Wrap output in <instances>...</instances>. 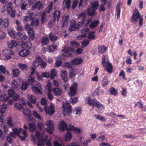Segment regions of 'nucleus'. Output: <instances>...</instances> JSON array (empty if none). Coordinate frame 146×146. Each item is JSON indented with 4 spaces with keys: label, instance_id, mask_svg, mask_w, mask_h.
<instances>
[{
    "label": "nucleus",
    "instance_id": "33",
    "mask_svg": "<svg viewBox=\"0 0 146 146\" xmlns=\"http://www.w3.org/2000/svg\"><path fill=\"white\" fill-rule=\"evenodd\" d=\"M35 80L34 77L30 76L26 82V83L29 85L32 84L35 81Z\"/></svg>",
    "mask_w": 146,
    "mask_h": 146
},
{
    "label": "nucleus",
    "instance_id": "47",
    "mask_svg": "<svg viewBox=\"0 0 146 146\" xmlns=\"http://www.w3.org/2000/svg\"><path fill=\"white\" fill-rule=\"evenodd\" d=\"M33 115L34 117L39 120H41L42 118L40 116V115L37 113V112L34 111L33 112Z\"/></svg>",
    "mask_w": 146,
    "mask_h": 146
},
{
    "label": "nucleus",
    "instance_id": "20",
    "mask_svg": "<svg viewBox=\"0 0 146 146\" xmlns=\"http://www.w3.org/2000/svg\"><path fill=\"white\" fill-rule=\"evenodd\" d=\"M7 45L9 48L12 49L17 46V43L15 40H11L10 42H7Z\"/></svg>",
    "mask_w": 146,
    "mask_h": 146
},
{
    "label": "nucleus",
    "instance_id": "39",
    "mask_svg": "<svg viewBox=\"0 0 146 146\" xmlns=\"http://www.w3.org/2000/svg\"><path fill=\"white\" fill-rule=\"evenodd\" d=\"M7 108L6 105L3 104L0 106V113L2 114L4 113Z\"/></svg>",
    "mask_w": 146,
    "mask_h": 146
},
{
    "label": "nucleus",
    "instance_id": "14",
    "mask_svg": "<svg viewBox=\"0 0 146 146\" xmlns=\"http://www.w3.org/2000/svg\"><path fill=\"white\" fill-rule=\"evenodd\" d=\"M22 48L27 49H30L32 47V43L30 41L22 42L21 44Z\"/></svg>",
    "mask_w": 146,
    "mask_h": 146
},
{
    "label": "nucleus",
    "instance_id": "16",
    "mask_svg": "<svg viewBox=\"0 0 146 146\" xmlns=\"http://www.w3.org/2000/svg\"><path fill=\"white\" fill-rule=\"evenodd\" d=\"M29 129V131L33 133L36 131V126L33 123H28Z\"/></svg>",
    "mask_w": 146,
    "mask_h": 146
},
{
    "label": "nucleus",
    "instance_id": "3",
    "mask_svg": "<svg viewBox=\"0 0 146 146\" xmlns=\"http://www.w3.org/2000/svg\"><path fill=\"white\" fill-rule=\"evenodd\" d=\"M83 25L82 24L79 23V22L76 24V21L75 20H72L70 21L69 31L72 32L77 30Z\"/></svg>",
    "mask_w": 146,
    "mask_h": 146
},
{
    "label": "nucleus",
    "instance_id": "63",
    "mask_svg": "<svg viewBox=\"0 0 146 146\" xmlns=\"http://www.w3.org/2000/svg\"><path fill=\"white\" fill-rule=\"evenodd\" d=\"M10 119L8 120L7 121V125L9 126L10 127H13V125L12 123V121L11 117H10Z\"/></svg>",
    "mask_w": 146,
    "mask_h": 146
},
{
    "label": "nucleus",
    "instance_id": "59",
    "mask_svg": "<svg viewBox=\"0 0 146 146\" xmlns=\"http://www.w3.org/2000/svg\"><path fill=\"white\" fill-rule=\"evenodd\" d=\"M78 4V0H73L72 6V9H74L77 6Z\"/></svg>",
    "mask_w": 146,
    "mask_h": 146
},
{
    "label": "nucleus",
    "instance_id": "64",
    "mask_svg": "<svg viewBox=\"0 0 146 146\" xmlns=\"http://www.w3.org/2000/svg\"><path fill=\"white\" fill-rule=\"evenodd\" d=\"M121 94L123 96H125L127 94V92L126 90L124 88H122V90L120 91Z\"/></svg>",
    "mask_w": 146,
    "mask_h": 146
},
{
    "label": "nucleus",
    "instance_id": "51",
    "mask_svg": "<svg viewBox=\"0 0 146 146\" xmlns=\"http://www.w3.org/2000/svg\"><path fill=\"white\" fill-rule=\"evenodd\" d=\"M62 61L60 60H56L54 64L55 67L58 68L60 67L62 65Z\"/></svg>",
    "mask_w": 146,
    "mask_h": 146
},
{
    "label": "nucleus",
    "instance_id": "29",
    "mask_svg": "<svg viewBox=\"0 0 146 146\" xmlns=\"http://www.w3.org/2000/svg\"><path fill=\"white\" fill-rule=\"evenodd\" d=\"M22 129V128H19V129L17 128H13L12 131L16 135H19Z\"/></svg>",
    "mask_w": 146,
    "mask_h": 146
},
{
    "label": "nucleus",
    "instance_id": "61",
    "mask_svg": "<svg viewBox=\"0 0 146 146\" xmlns=\"http://www.w3.org/2000/svg\"><path fill=\"white\" fill-rule=\"evenodd\" d=\"M119 76L122 77V78L126 80L125 77V74L124 71L123 70H121L119 73Z\"/></svg>",
    "mask_w": 146,
    "mask_h": 146
},
{
    "label": "nucleus",
    "instance_id": "1",
    "mask_svg": "<svg viewBox=\"0 0 146 146\" xmlns=\"http://www.w3.org/2000/svg\"><path fill=\"white\" fill-rule=\"evenodd\" d=\"M88 103L93 108L96 106V110L98 112H100L102 110L105 108L104 106L100 102L95 99L92 100L90 98H89L88 100Z\"/></svg>",
    "mask_w": 146,
    "mask_h": 146
},
{
    "label": "nucleus",
    "instance_id": "42",
    "mask_svg": "<svg viewBox=\"0 0 146 146\" xmlns=\"http://www.w3.org/2000/svg\"><path fill=\"white\" fill-rule=\"evenodd\" d=\"M8 92L9 95L10 97H13L15 93V91L12 89L8 90Z\"/></svg>",
    "mask_w": 146,
    "mask_h": 146
},
{
    "label": "nucleus",
    "instance_id": "56",
    "mask_svg": "<svg viewBox=\"0 0 146 146\" xmlns=\"http://www.w3.org/2000/svg\"><path fill=\"white\" fill-rule=\"evenodd\" d=\"M70 45L71 46L76 47L79 45V44L74 41H72L71 42Z\"/></svg>",
    "mask_w": 146,
    "mask_h": 146
},
{
    "label": "nucleus",
    "instance_id": "52",
    "mask_svg": "<svg viewBox=\"0 0 146 146\" xmlns=\"http://www.w3.org/2000/svg\"><path fill=\"white\" fill-rule=\"evenodd\" d=\"M33 13H31L29 14V16H28L30 20H32V21L31 22V25L32 26H33L34 25V23H35V21L33 19Z\"/></svg>",
    "mask_w": 146,
    "mask_h": 146
},
{
    "label": "nucleus",
    "instance_id": "17",
    "mask_svg": "<svg viewBox=\"0 0 146 146\" xmlns=\"http://www.w3.org/2000/svg\"><path fill=\"white\" fill-rule=\"evenodd\" d=\"M30 52L29 50L27 49H22L19 52V55L21 57L26 56L29 54Z\"/></svg>",
    "mask_w": 146,
    "mask_h": 146
},
{
    "label": "nucleus",
    "instance_id": "41",
    "mask_svg": "<svg viewBox=\"0 0 146 146\" xmlns=\"http://www.w3.org/2000/svg\"><path fill=\"white\" fill-rule=\"evenodd\" d=\"M23 112L24 115L26 117H29L31 115L30 111L27 109H24L23 110Z\"/></svg>",
    "mask_w": 146,
    "mask_h": 146
},
{
    "label": "nucleus",
    "instance_id": "7",
    "mask_svg": "<svg viewBox=\"0 0 146 146\" xmlns=\"http://www.w3.org/2000/svg\"><path fill=\"white\" fill-rule=\"evenodd\" d=\"M44 110L46 111V114H48L50 116H52L54 114L55 111L54 108L51 106H50L48 109L47 107L45 106Z\"/></svg>",
    "mask_w": 146,
    "mask_h": 146
},
{
    "label": "nucleus",
    "instance_id": "49",
    "mask_svg": "<svg viewBox=\"0 0 146 146\" xmlns=\"http://www.w3.org/2000/svg\"><path fill=\"white\" fill-rule=\"evenodd\" d=\"M40 4V1H38L32 6L31 9L32 10H34L38 7Z\"/></svg>",
    "mask_w": 146,
    "mask_h": 146
},
{
    "label": "nucleus",
    "instance_id": "13",
    "mask_svg": "<svg viewBox=\"0 0 146 146\" xmlns=\"http://www.w3.org/2000/svg\"><path fill=\"white\" fill-rule=\"evenodd\" d=\"M60 11L57 10L54 11L53 13V22H54L56 19H57V21L58 22L60 18Z\"/></svg>",
    "mask_w": 146,
    "mask_h": 146
},
{
    "label": "nucleus",
    "instance_id": "5",
    "mask_svg": "<svg viewBox=\"0 0 146 146\" xmlns=\"http://www.w3.org/2000/svg\"><path fill=\"white\" fill-rule=\"evenodd\" d=\"M77 84V83L73 82L70 88V91L69 92V95L70 96H74L76 93Z\"/></svg>",
    "mask_w": 146,
    "mask_h": 146
},
{
    "label": "nucleus",
    "instance_id": "58",
    "mask_svg": "<svg viewBox=\"0 0 146 146\" xmlns=\"http://www.w3.org/2000/svg\"><path fill=\"white\" fill-rule=\"evenodd\" d=\"M75 110L76 111V112L75 113L76 114H81L82 113V110L81 108H76Z\"/></svg>",
    "mask_w": 146,
    "mask_h": 146
},
{
    "label": "nucleus",
    "instance_id": "45",
    "mask_svg": "<svg viewBox=\"0 0 146 146\" xmlns=\"http://www.w3.org/2000/svg\"><path fill=\"white\" fill-rule=\"evenodd\" d=\"M12 71L13 76L17 77L18 76L19 73V70L17 69H13Z\"/></svg>",
    "mask_w": 146,
    "mask_h": 146
},
{
    "label": "nucleus",
    "instance_id": "21",
    "mask_svg": "<svg viewBox=\"0 0 146 146\" xmlns=\"http://www.w3.org/2000/svg\"><path fill=\"white\" fill-rule=\"evenodd\" d=\"M98 48V52L101 54H102L103 53L105 52L107 49L106 48L105 46L102 45H99Z\"/></svg>",
    "mask_w": 146,
    "mask_h": 146
},
{
    "label": "nucleus",
    "instance_id": "37",
    "mask_svg": "<svg viewBox=\"0 0 146 146\" xmlns=\"http://www.w3.org/2000/svg\"><path fill=\"white\" fill-rule=\"evenodd\" d=\"M38 58H36L34 61L32 63L33 65L36 68L38 67L39 65V57H38Z\"/></svg>",
    "mask_w": 146,
    "mask_h": 146
},
{
    "label": "nucleus",
    "instance_id": "8",
    "mask_svg": "<svg viewBox=\"0 0 146 146\" xmlns=\"http://www.w3.org/2000/svg\"><path fill=\"white\" fill-rule=\"evenodd\" d=\"M36 102V98L33 95H31L30 97L29 98V101L27 102V104L28 106L30 108H33V107L32 105V104H35Z\"/></svg>",
    "mask_w": 146,
    "mask_h": 146
},
{
    "label": "nucleus",
    "instance_id": "22",
    "mask_svg": "<svg viewBox=\"0 0 146 146\" xmlns=\"http://www.w3.org/2000/svg\"><path fill=\"white\" fill-rule=\"evenodd\" d=\"M96 11L89 7L88 8L87 10V13L90 16H93L95 13Z\"/></svg>",
    "mask_w": 146,
    "mask_h": 146
},
{
    "label": "nucleus",
    "instance_id": "25",
    "mask_svg": "<svg viewBox=\"0 0 146 146\" xmlns=\"http://www.w3.org/2000/svg\"><path fill=\"white\" fill-rule=\"evenodd\" d=\"M109 80H108L106 77H104L101 82V85L103 87L107 86L109 83Z\"/></svg>",
    "mask_w": 146,
    "mask_h": 146
},
{
    "label": "nucleus",
    "instance_id": "53",
    "mask_svg": "<svg viewBox=\"0 0 146 146\" xmlns=\"http://www.w3.org/2000/svg\"><path fill=\"white\" fill-rule=\"evenodd\" d=\"M14 106L17 109L20 110L22 109L23 107V106L21 104L18 103H16L14 105Z\"/></svg>",
    "mask_w": 146,
    "mask_h": 146
},
{
    "label": "nucleus",
    "instance_id": "28",
    "mask_svg": "<svg viewBox=\"0 0 146 146\" xmlns=\"http://www.w3.org/2000/svg\"><path fill=\"white\" fill-rule=\"evenodd\" d=\"M12 87L15 90H18L20 88V86L19 85L16 80H14L12 83Z\"/></svg>",
    "mask_w": 146,
    "mask_h": 146
},
{
    "label": "nucleus",
    "instance_id": "32",
    "mask_svg": "<svg viewBox=\"0 0 146 146\" xmlns=\"http://www.w3.org/2000/svg\"><path fill=\"white\" fill-rule=\"evenodd\" d=\"M109 91L111 94L113 95L114 96H116L118 93V92L115 88L113 87H111L110 88Z\"/></svg>",
    "mask_w": 146,
    "mask_h": 146
},
{
    "label": "nucleus",
    "instance_id": "31",
    "mask_svg": "<svg viewBox=\"0 0 146 146\" xmlns=\"http://www.w3.org/2000/svg\"><path fill=\"white\" fill-rule=\"evenodd\" d=\"M32 89L33 91L36 94H41L42 93L39 88L36 86H34L32 88Z\"/></svg>",
    "mask_w": 146,
    "mask_h": 146
},
{
    "label": "nucleus",
    "instance_id": "38",
    "mask_svg": "<svg viewBox=\"0 0 146 146\" xmlns=\"http://www.w3.org/2000/svg\"><path fill=\"white\" fill-rule=\"evenodd\" d=\"M44 140V139L43 137L41 138V139L39 138L38 139L37 145L38 146H44V144L43 141Z\"/></svg>",
    "mask_w": 146,
    "mask_h": 146
},
{
    "label": "nucleus",
    "instance_id": "44",
    "mask_svg": "<svg viewBox=\"0 0 146 146\" xmlns=\"http://www.w3.org/2000/svg\"><path fill=\"white\" fill-rule=\"evenodd\" d=\"M8 34L12 38H15L17 36V33L15 31H11L9 32Z\"/></svg>",
    "mask_w": 146,
    "mask_h": 146
},
{
    "label": "nucleus",
    "instance_id": "15",
    "mask_svg": "<svg viewBox=\"0 0 146 146\" xmlns=\"http://www.w3.org/2000/svg\"><path fill=\"white\" fill-rule=\"evenodd\" d=\"M90 4L91 5L90 8L96 11L99 6V2L98 1H94L90 2Z\"/></svg>",
    "mask_w": 146,
    "mask_h": 146
},
{
    "label": "nucleus",
    "instance_id": "36",
    "mask_svg": "<svg viewBox=\"0 0 146 146\" xmlns=\"http://www.w3.org/2000/svg\"><path fill=\"white\" fill-rule=\"evenodd\" d=\"M29 85L27 84L25 82H23L21 86L20 87L21 90L23 91H25L27 90V88Z\"/></svg>",
    "mask_w": 146,
    "mask_h": 146
},
{
    "label": "nucleus",
    "instance_id": "4",
    "mask_svg": "<svg viewBox=\"0 0 146 146\" xmlns=\"http://www.w3.org/2000/svg\"><path fill=\"white\" fill-rule=\"evenodd\" d=\"M62 106L64 109L63 110V113H64V116L66 115H69L71 114L72 109L71 106L69 103L67 102L64 103Z\"/></svg>",
    "mask_w": 146,
    "mask_h": 146
},
{
    "label": "nucleus",
    "instance_id": "6",
    "mask_svg": "<svg viewBox=\"0 0 146 146\" xmlns=\"http://www.w3.org/2000/svg\"><path fill=\"white\" fill-rule=\"evenodd\" d=\"M9 19L5 18L3 19L2 18L0 19V29H2L3 27L7 28L9 25Z\"/></svg>",
    "mask_w": 146,
    "mask_h": 146
},
{
    "label": "nucleus",
    "instance_id": "62",
    "mask_svg": "<svg viewBox=\"0 0 146 146\" xmlns=\"http://www.w3.org/2000/svg\"><path fill=\"white\" fill-rule=\"evenodd\" d=\"M42 76L43 77L48 78L50 76V74L49 72H43L42 74Z\"/></svg>",
    "mask_w": 146,
    "mask_h": 146
},
{
    "label": "nucleus",
    "instance_id": "12",
    "mask_svg": "<svg viewBox=\"0 0 146 146\" xmlns=\"http://www.w3.org/2000/svg\"><path fill=\"white\" fill-rule=\"evenodd\" d=\"M83 61L81 58H77L71 60V63L72 65H77L80 64Z\"/></svg>",
    "mask_w": 146,
    "mask_h": 146
},
{
    "label": "nucleus",
    "instance_id": "35",
    "mask_svg": "<svg viewBox=\"0 0 146 146\" xmlns=\"http://www.w3.org/2000/svg\"><path fill=\"white\" fill-rule=\"evenodd\" d=\"M18 67L22 70H26L27 68V65L26 64L19 63L18 65Z\"/></svg>",
    "mask_w": 146,
    "mask_h": 146
},
{
    "label": "nucleus",
    "instance_id": "19",
    "mask_svg": "<svg viewBox=\"0 0 146 146\" xmlns=\"http://www.w3.org/2000/svg\"><path fill=\"white\" fill-rule=\"evenodd\" d=\"M53 93L56 96H60L61 95L62 90L59 88H55L52 89Z\"/></svg>",
    "mask_w": 146,
    "mask_h": 146
},
{
    "label": "nucleus",
    "instance_id": "24",
    "mask_svg": "<svg viewBox=\"0 0 146 146\" xmlns=\"http://www.w3.org/2000/svg\"><path fill=\"white\" fill-rule=\"evenodd\" d=\"M3 54L5 55H11L13 56L14 55V53L13 51L9 49H6L3 51Z\"/></svg>",
    "mask_w": 146,
    "mask_h": 146
},
{
    "label": "nucleus",
    "instance_id": "48",
    "mask_svg": "<svg viewBox=\"0 0 146 146\" xmlns=\"http://www.w3.org/2000/svg\"><path fill=\"white\" fill-rule=\"evenodd\" d=\"M6 34L2 30L0 31V41L5 38Z\"/></svg>",
    "mask_w": 146,
    "mask_h": 146
},
{
    "label": "nucleus",
    "instance_id": "46",
    "mask_svg": "<svg viewBox=\"0 0 146 146\" xmlns=\"http://www.w3.org/2000/svg\"><path fill=\"white\" fill-rule=\"evenodd\" d=\"M89 42L90 41L88 40H84L82 43V48H84L88 45L89 43Z\"/></svg>",
    "mask_w": 146,
    "mask_h": 146
},
{
    "label": "nucleus",
    "instance_id": "2",
    "mask_svg": "<svg viewBox=\"0 0 146 146\" xmlns=\"http://www.w3.org/2000/svg\"><path fill=\"white\" fill-rule=\"evenodd\" d=\"M131 19L134 23H137L138 19H139V26L141 27L143 26V17L141 15L137 9H135V12L133 13Z\"/></svg>",
    "mask_w": 146,
    "mask_h": 146
},
{
    "label": "nucleus",
    "instance_id": "43",
    "mask_svg": "<svg viewBox=\"0 0 146 146\" xmlns=\"http://www.w3.org/2000/svg\"><path fill=\"white\" fill-rule=\"evenodd\" d=\"M46 13L43 12V14L41 16V24H43L45 22L46 20Z\"/></svg>",
    "mask_w": 146,
    "mask_h": 146
},
{
    "label": "nucleus",
    "instance_id": "9",
    "mask_svg": "<svg viewBox=\"0 0 146 146\" xmlns=\"http://www.w3.org/2000/svg\"><path fill=\"white\" fill-rule=\"evenodd\" d=\"M103 66L106 68V70L109 73H111L113 70L112 66L111 64L108 61H107L106 63V64L103 65Z\"/></svg>",
    "mask_w": 146,
    "mask_h": 146
},
{
    "label": "nucleus",
    "instance_id": "26",
    "mask_svg": "<svg viewBox=\"0 0 146 146\" xmlns=\"http://www.w3.org/2000/svg\"><path fill=\"white\" fill-rule=\"evenodd\" d=\"M99 21L96 20L92 22L89 25V28L91 29H93L96 28L99 23Z\"/></svg>",
    "mask_w": 146,
    "mask_h": 146
},
{
    "label": "nucleus",
    "instance_id": "27",
    "mask_svg": "<svg viewBox=\"0 0 146 146\" xmlns=\"http://www.w3.org/2000/svg\"><path fill=\"white\" fill-rule=\"evenodd\" d=\"M72 137V134L68 131H67L65 135V140L67 141H70Z\"/></svg>",
    "mask_w": 146,
    "mask_h": 146
},
{
    "label": "nucleus",
    "instance_id": "11",
    "mask_svg": "<svg viewBox=\"0 0 146 146\" xmlns=\"http://www.w3.org/2000/svg\"><path fill=\"white\" fill-rule=\"evenodd\" d=\"M58 127L59 129L64 131L67 129V124L63 120L62 121L59 123Z\"/></svg>",
    "mask_w": 146,
    "mask_h": 146
},
{
    "label": "nucleus",
    "instance_id": "30",
    "mask_svg": "<svg viewBox=\"0 0 146 146\" xmlns=\"http://www.w3.org/2000/svg\"><path fill=\"white\" fill-rule=\"evenodd\" d=\"M49 38L50 40L51 41H54L56 40L58 38V37L53 34L51 33L49 34Z\"/></svg>",
    "mask_w": 146,
    "mask_h": 146
},
{
    "label": "nucleus",
    "instance_id": "23",
    "mask_svg": "<svg viewBox=\"0 0 146 146\" xmlns=\"http://www.w3.org/2000/svg\"><path fill=\"white\" fill-rule=\"evenodd\" d=\"M13 3L11 2L8 3L7 5L6 9L7 13H9L11 11L13 10Z\"/></svg>",
    "mask_w": 146,
    "mask_h": 146
},
{
    "label": "nucleus",
    "instance_id": "50",
    "mask_svg": "<svg viewBox=\"0 0 146 146\" xmlns=\"http://www.w3.org/2000/svg\"><path fill=\"white\" fill-rule=\"evenodd\" d=\"M16 11L15 10L11 11L9 13H7L8 15L10 14L11 17L12 18H14L15 16V14Z\"/></svg>",
    "mask_w": 146,
    "mask_h": 146
},
{
    "label": "nucleus",
    "instance_id": "34",
    "mask_svg": "<svg viewBox=\"0 0 146 146\" xmlns=\"http://www.w3.org/2000/svg\"><path fill=\"white\" fill-rule=\"evenodd\" d=\"M53 3L51 2L50 4L48 5V7H46L44 12H46L47 13H49L52 10L53 7Z\"/></svg>",
    "mask_w": 146,
    "mask_h": 146
},
{
    "label": "nucleus",
    "instance_id": "60",
    "mask_svg": "<svg viewBox=\"0 0 146 146\" xmlns=\"http://www.w3.org/2000/svg\"><path fill=\"white\" fill-rule=\"evenodd\" d=\"M95 117L103 121H105L106 120L105 118L104 117L102 116H100L99 115H95Z\"/></svg>",
    "mask_w": 146,
    "mask_h": 146
},
{
    "label": "nucleus",
    "instance_id": "40",
    "mask_svg": "<svg viewBox=\"0 0 146 146\" xmlns=\"http://www.w3.org/2000/svg\"><path fill=\"white\" fill-rule=\"evenodd\" d=\"M50 76L51 79H54L56 76V74L54 69L51 70L50 72Z\"/></svg>",
    "mask_w": 146,
    "mask_h": 146
},
{
    "label": "nucleus",
    "instance_id": "55",
    "mask_svg": "<svg viewBox=\"0 0 146 146\" xmlns=\"http://www.w3.org/2000/svg\"><path fill=\"white\" fill-rule=\"evenodd\" d=\"M46 89L48 92H51V85L50 82L48 83L46 86Z\"/></svg>",
    "mask_w": 146,
    "mask_h": 146
},
{
    "label": "nucleus",
    "instance_id": "18",
    "mask_svg": "<svg viewBox=\"0 0 146 146\" xmlns=\"http://www.w3.org/2000/svg\"><path fill=\"white\" fill-rule=\"evenodd\" d=\"M41 43L42 46L48 45L49 43V38L46 37H42L41 40Z\"/></svg>",
    "mask_w": 146,
    "mask_h": 146
},
{
    "label": "nucleus",
    "instance_id": "57",
    "mask_svg": "<svg viewBox=\"0 0 146 146\" xmlns=\"http://www.w3.org/2000/svg\"><path fill=\"white\" fill-rule=\"evenodd\" d=\"M27 4L25 3H23L22 4L21 6V9L22 10H26L27 9Z\"/></svg>",
    "mask_w": 146,
    "mask_h": 146
},
{
    "label": "nucleus",
    "instance_id": "54",
    "mask_svg": "<svg viewBox=\"0 0 146 146\" xmlns=\"http://www.w3.org/2000/svg\"><path fill=\"white\" fill-rule=\"evenodd\" d=\"M78 97L71 98L70 100V101L72 104H75L78 102Z\"/></svg>",
    "mask_w": 146,
    "mask_h": 146
},
{
    "label": "nucleus",
    "instance_id": "10",
    "mask_svg": "<svg viewBox=\"0 0 146 146\" xmlns=\"http://www.w3.org/2000/svg\"><path fill=\"white\" fill-rule=\"evenodd\" d=\"M86 14L85 12H82L79 14L77 18V19H79L82 17L81 22H79V23L82 24L83 25L84 24L86 21Z\"/></svg>",
    "mask_w": 146,
    "mask_h": 146
}]
</instances>
